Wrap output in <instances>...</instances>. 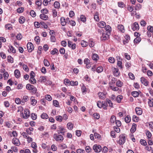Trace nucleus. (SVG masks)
I'll list each match as a JSON object with an SVG mask.
<instances>
[{"mask_svg":"<svg viewBox=\"0 0 153 153\" xmlns=\"http://www.w3.org/2000/svg\"><path fill=\"white\" fill-rule=\"evenodd\" d=\"M53 138L56 141L59 142H62L64 140L63 136L58 133L54 134L53 135Z\"/></svg>","mask_w":153,"mask_h":153,"instance_id":"1","label":"nucleus"},{"mask_svg":"<svg viewBox=\"0 0 153 153\" xmlns=\"http://www.w3.org/2000/svg\"><path fill=\"white\" fill-rule=\"evenodd\" d=\"M26 88L27 90L30 91L33 94H35L36 92V88L30 84H28L26 85Z\"/></svg>","mask_w":153,"mask_h":153,"instance_id":"2","label":"nucleus"},{"mask_svg":"<svg viewBox=\"0 0 153 153\" xmlns=\"http://www.w3.org/2000/svg\"><path fill=\"white\" fill-rule=\"evenodd\" d=\"M30 113L28 110L25 109L24 110V114L22 112V115L23 117L25 119H27L30 116Z\"/></svg>","mask_w":153,"mask_h":153,"instance_id":"3","label":"nucleus"},{"mask_svg":"<svg viewBox=\"0 0 153 153\" xmlns=\"http://www.w3.org/2000/svg\"><path fill=\"white\" fill-rule=\"evenodd\" d=\"M93 149L96 152H99L102 150L101 146L97 144H95L93 146Z\"/></svg>","mask_w":153,"mask_h":153,"instance_id":"4","label":"nucleus"},{"mask_svg":"<svg viewBox=\"0 0 153 153\" xmlns=\"http://www.w3.org/2000/svg\"><path fill=\"white\" fill-rule=\"evenodd\" d=\"M110 34L111 33L109 32H108V33H103L102 36L101 37V40L104 41L108 39L109 38V36Z\"/></svg>","mask_w":153,"mask_h":153,"instance_id":"5","label":"nucleus"},{"mask_svg":"<svg viewBox=\"0 0 153 153\" xmlns=\"http://www.w3.org/2000/svg\"><path fill=\"white\" fill-rule=\"evenodd\" d=\"M27 47L28 51L30 52H31L34 48L33 44L31 42L27 44Z\"/></svg>","mask_w":153,"mask_h":153,"instance_id":"6","label":"nucleus"},{"mask_svg":"<svg viewBox=\"0 0 153 153\" xmlns=\"http://www.w3.org/2000/svg\"><path fill=\"white\" fill-rule=\"evenodd\" d=\"M139 27L138 24L137 22H135L133 25L131 26V29L134 30H137L139 29Z\"/></svg>","mask_w":153,"mask_h":153,"instance_id":"7","label":"nucleus"},{"mask_svg":"<svg viewBox=\"0 0 153 153\" xmlns=\"http://www.w3.org/2000/svg\"><path fill=\"white\" fill-rule=\"evenodd\" d=\"M68 45L72 50H74L76 48V45L74 43L72 44V43L70 41H68Z\"/></svg>","mask_w":153,"mask_h":153,"instance_id":"8","label":"nucleus"},{"mask_svg":"<svg viewBox=\"0 0 153 153\" xmlns=\"http://www.w3.org/2000/svg\"><path fill=\"white\" fill-rule=\"evenodd\" d=\"M126 139L125 136H123L120 137V139L119 141V143L121 145L123 144L125 141Z\"/></svg>","mask_w":153,"mask_h":153,"instance_id":"9","label":"nucleus"},{"mask_svg":"<svg viewBox=\"0 0 153 153\" xmlns=\"http://www.w3.org/2000/svg\"><path fill=\"white\" fill-rule=\"evenodd\" d=\"M113 74L116 77L118 76L120 74V72H119V70L117 68H114L113 69Z\"/></svg>","mask_w":153,"mask_h":153,"instance_id":"10","label":"nucleus"},{"mask_svg":"<svg viewBox=\"0 0 153 153\" xmlns=\"http://www.w3.org/2000/svg\"><path fill=\"white\" fill-rule=\"evenodd\" d=\"M65 128L62 126H59L58 130V133L59 134H64L65 131H64Z\"/></svg>","mask_w":153,"mask_h":153,"instance_id":"11","label":"nucleus"},{"mask_svg":"<svg viewBox=\"0 0 153 153\" xmlns=\"http://www.w3.org/2000/svg\"><path fill=\"white\" fill-rule=\"evenodd\" d=\"M137 114L138 115H140L142 114V111L140 107H137L135 109Z\"/></svg>","mask_w":153,"mask_h":153,"instance_id":"12","label":"nucleus"},{"mask_svg":"<svg viewBox=\"0 0 153 153\" xmlns=\"http://www.w3.org/2000/svg\"><path fill=\"white\" fill-rule=\"evenodd\" d=\"M140 81L145 86H147L149 84V82L144 77H142L140 78Z\"/></svg>","mask_w":153,"mask_h":153,"instance_id":"13","label":"nucleus"},{"mask_svg":"<svg viewBox=\"0 0 153 153\" xmlns=\"http://www.w3.org/2000/svg\"><path fill=\"white\" fill-rule=\"evenodd\" d=\"M13 143L15 145L19 146L20 145L19 141V139L15 138L13 139Z\"/></svg>","mask_w":153,"mask_h":153,"instance_id":"14","label":"nucleus"},{"mask_svg":"<svg viewBox=\"0 0 153 153\" xmlns=\"http://www.w3.org/2000/svg\"><path fill=\"white\" fill-rule=\"evenodd\" d=\"M31 104L33 106H35L37 102V101L33 97H32L30 99Z\"/></svg>","mask_w":153,"mask_h":153,"instance_id":"15","label":"nucleus"},{"mask_svg":"<svg viewBox=\"0 0 153 153\" xmlns=\"http://www.w3.org/2000/svg\"><path fill=\"white\" fill-rule=\"evenodd\" d=\"M136 127L137 125L134 123H133L130 130V131L132 133L136 131Z\"/></svg>","mask_w":153,"mask_h":153,"instance_id":"16","label":"nucleus"},{"mask_svg":"<svg viewBox=\"0 0 153 153\" xmlns=\"http://www.w3.org/2000/svg\"><path fill=\"white\" fill-rule=\"evenodd\" d=\"M98 94L100 99L103 100L105 98V95L102 92H100L98 93Z\"/></svg>","mask_w":153,"mask_h":153,"instance_id":"17","label":"nucleus"},{"mask_svg":"<svg viewBox=\"0 0 153 153\" xmlns=\"http://www.w3.org/2000/svg\"><path fill=\"white\" fill-rule=\"evenodd\" d=\"M14 74L15 77L18 78L20 77V73L19 71L18 70H16L14 72Z\"/></svg>","mask_w":153,"mask_h":153,"instance_id":"18","label":"nucleus"},{"mask_svg":"<svg viewBox=\"0 0 153 153\" xmlns=\"http://www.w3.org/2000/svg\"><path fill=\"white\" fill-rule=\"evenodd\" d=\"M64 17H61L60 18V22L62 26H65L67 23Z\"/></svg>","mask_w":153,"mask_h":153,"instance_id":"19","label":"nucleus"},{"mask_svg":"<svg viewBox=\"0 0 153 153\" xmlns=\"http://www.w3.org/2000/svg\"><path fill=\"white\" fill-rule=\"evenodd\" d=\"M8 51L9 52H12L13 53H15L16 52V50L12 45L9 47V49H8Z\"/></svg>","mask_w":153,"mask_h":153,"instance_id":"20","label":"nucleus"},{"mask_svg":"<svg viewBox=\"0 0 153 153\" xmlns=\"http://www.w3.org/2000/svg\"><path fill=\"white\" fill-rule=\"evenodd\" d=\"M98 25L100 27L102 28L105 27V23L103 21L100 22L98 23Z\"/></svg>","mask_w":153,"mask_h":153,"instance_id":"21","label":"nucleus"},{"mask_svg":"<svg viewBox=\"0 0 153 153\" xmlns=\"http://www.w3.org/2000/svg\"><path fill=\"white\" fill-rule=\"evenodd\" d=\"M94 18L96 21H99V13L97 12H96L94 15Z\"/></svg>","mask_w":153,"mask_h":153,"instance_id":"22","label":"nucleus"},{"mask_svg":"<svg viewBox=\"0 0 153 153\" xmlns=\"http://www.w3.org/2000/svg\"><path fill=\"white\" fill-rule=\"evenodd\" d=\"M40 17L41 19L44 20H47L48 18V16L44 14H41Z\"/></svg>","mask_w":153,"mask_h":153,"instance_id":"23","label":"nucleus"},{"mask_svg":"<svg viewBox=\"0 0 153 153\" xmlns=\"http://www.w3.org/2000/svg\"><path fill=\"white\" fill-rule=\"evenodd\" d=\"M105 29L106 30L107 33H108V32H109L111 33V28L110 26L109 25H107L106 26H105Z\"/></svg>","mask_w":153,"mask_h":153,"instance_id":"24","label":"nucleus"},{"mask_svg":"<svg viewBox=\"0 0 153 153\" xmlns=\"http://www.w3.org/2000/svg\"><path fill=\"white\" fill-rule=\"evenodd\" d=\"M118 29L122 33L124 32L125 30L124 28V27L123 25H119L118 26Z\"/></svg>","mask_w":153,"mask_h":153,"instance_id":"25","label":"nucleus"},{"mask_svg":"<svg viewBox=\"0 0 153 153\" xmlns=\"http://www.w3.org/2000/svg\"><path fill=\"white\" fill-rule=\"evenodd\" d=\"M54 7L57 9H59L60 7L59 3L57 1H55L53 4Z\"/></svg>","mask_w":153,"mask_h":153,"instance_id":"26","label":"nucleus"},{"mask_svg":"<svg viewBox=\"0 0 153 153\" xmlns=\"http://www.w3.org/2000/svg\"><path fill=\"white\" fill-rule=\"evenodd\" d=\"M67 126L68 129L71 130L73 128L74 125L72 123L69 122L67 123Z\"/></svg>","mask_w":153,"mask_h":153,"instance_id":"27","label":"nucleus"},{"mask_svg":"<svg viewBox=\"0 0 153 153\" xmlns=\"http://www.w3.org/2000/svg\"><path fill=\"white\" fill-rule=\"evenodd\" d=\"M130 39V37L129 35H126V39L123 41V43L124 45L126 44L128 42V40Z\"/></svg>","mask_w":153,"mask_h":153,"instance_id":"28","label":"nucleus"},{"mask_svg":"<svg viewBox=\"0 0 153 153\" xmlns=\"http://www.w3.org/2000/svg\"><path fill=\"white\" fill-rule=\"evenodd\" d=\"M148 103L149 106L150 107H153V99L152 98H150V99H149V101L148 102Z\"/></svg>","mask_w":153,"mask_h":153,"instance_id":"29","label":"nucleus"},{"mask_svg":"<svg viewBox=\"0 0 153 153\" xmlns=\"http://www.w3.org/2000/svg\"><path fill=\"white\" fill-rule=\"evenodd\" d=\"M29 81L32 84H35L36 82V80L33 77H30Z\"/></svg>","mask_w":153,"mask_h":153,"instance_id":"30","label":"nucleus"},{"mask_svg":"<svg viewBox=\"0 0 153 153\" xmlns=\"http://www.w3.org/2000/svg\"><path fill=\"white\" fill-rule=\"evenodd\" d=\"M80 44L83 47H85L88 45V42L84 40L82 41L81 42Z\"/></svg>","mask_w":153,"mask_h":153,"instance_id":"31","label":"nucleus"},{"mask_svg":"<svg viewBox=\"0 0 153 153\" xmlns=\"http://www.w3.org/2000/svg\"><path fill=\"white\" fill-rule=\"evenodd\" d=\"M46 81V79L45 76H41L39 78V81L42 82H44Z\"/></svg>","mask_w":153,"mask_h":153,"instance_id":"32","label":"nucleus"},{"mask_svg":"<svg viewBox=\"0 0 153 153\" xmlns=\"http://www.w3.org/2000/svg\"><path fill=\"white\" fill-rule=\"evenodd\" d=\"M99 59L98 55L96 53L93 54L92 56V59L94 61H97Z\"/></svg>","mask_w":153,"mask_h":153,"instance_id":"33","label":"nucleus"},{"mask_svg":"<svg viewBox=\"0 0 153 153\" xmlns=\"http://www.w3.org/2000/svg\"><path fill=\"white\" fill-rule=\"evenodd\" d=\"M131 95L134 97H137L138 96L139 92L137 91H133L131 93Z\"/></svg>","mask_w":153,"mask_h":153,"instance_id":"34","label":"nucleus"},{"mask_svg":"<svg viewBox=\"0 0 153 153\" xmlns=\"http://www.w3.org/2000/svg\"><path fill=\"white\" fill-rule=\"evenodd\" d=\"M56 120L60 122H62V116L59 115L56 117Z\"/></svg>","mask_w":153,"mask_h":153,"instance_id":"35","label":"nucleus"},{"mask_svg":"<svg viewBox=\"0 0 153 153\" xmlns=\"http://www.w3.org/2000/svg\"><path fill=\"white\" fill-rule=\"evenodd\" d=\"M25 18L23 16H21L19 19V22L21 24H23L25 21Z\"/></svg>","mask_w":153,"mask_h":153,"instance_id":"36","label":"nucleus"},{"mask_svg":"<svg viewBox=\"0 0 153 153\" xmlns=\"http://www.w3.org/2000/svg\"><path fill=\"white\" fill-rule=\"evenodd\" d=\"M125 122L126 123H129L131 120V118H130V116L128 115L125 118Z\"/></svg>","mask_w":153,"mask_h":153,"instance_id":"37","label":"nucleus"},{"mask_svg":"<svg viewBox=\"0 0 153 153\" xmlns=\"http://www.w3.org/2000/svg\"><path fill=\"white\" fill-rule=\"evenodd\" d=\"M34 40L37 44H39L40 42V38L39 36H36L34 39Z\"/></svg>","mask_w":153,"mask_h":153,"instance_id":"38","label":"nucleus"},{"mask_svg":"<svg viewBox=\"0 0 153 153\" xmlns=\"http://www.w3.org/2000/svg\"><path fill=\"white\" fill-rule=\"evenodd\" d=\"M123 98V97L121 95L118 96L116 98V100L117 102H120L121 100Z\"/></svg>","mask_w":153,"mask_h":153,"instance_id":"39","label":"nucleus"},{"mask_svg":"<svg viewBox=\"0 0 153 153\" xmlns=\"http://www.w3.org/2000/svg\"><path fill=\"white\" fill-rule=\"evenodd\" d=\"M7 60L8 62L13 63V58L11 56H8L7 57Z\"/></svg>","mask_w":153,"mask_h":153,"instance_id":"40","label":"nucleus"},{"mask_svg":"<svg viewBox=\"0 0 153 153\" xmlns=\"http://www.w3.org/2000/svg\"><path fill=\"white\" fill-rule=\"evenodd\" d=\"M3 77L5 80H7L8 79L9 76V74L7 72H5L3 74Z\"/></svg>","mask_w":153,"mask_h":153,"instance_id":"41","label":"nucleus"},{"mask_svg":"<svg viewBox=\"0 0 153 153\" xmlns=\"http://www.w3.org/2000/svg\"><path fill=\"white\" fill-rule=\"evenodd\" d=\"M141 5L139 4H138L135 6V10H139L141 9Z\"/></svg>","mask_w":153,"mask_h":153,"instance_id":"42","label":"nucleus"},{"mask_svg":"<svg viewBox=\"0 0 153 153\" xmlns=\"http://www.w3.org/2000/svg\"><path fill=\"white\" fill-rule=\"evenodd\" d=\"M106 101L109 104V106H110L111 107H113V103L111 100L108 99H106Z\"/></svg>","mask_w":153,"mask_h":153,"instance_id":"43","label":"nucleus"},{"mask_svg":"<svg viewBox=\"0 0 153 153\" xmlns=\"http://www.w3.org/2000/svg\"><path fill=\"white\" fill-rule=\"evenodd\" d=\"M116 121V117L114 115H113L111 116V119L110 121L111 123H114Z\"/></svg>","mask_w":153,"mask_h":153,"instance_id":"44","label":"nucleus"},{"mask_svg":"<svg viewBox=\"0 0 153 153\" xmlns=\"http://www.w3.org/2000/svg\"><path fill=\"white\" fill-rule=\"evenodd\" d=\"M88 43L89 46L91 48L93 47L94 45V42L91 39L89 40Z\"/></svg>","mask_w":153,"mask_h":153,"instance_id":"45","label":"nucleus"},{"mask_svg":"<svg viewBox=\"0 0 153 153\" xmlns=\"http://www.w3.org/2000/svg\"><path fill=\"white\" fill-rule=\"evenodd\" d=\"M41 117L42 119H47L48 118V116L46 113H43L41 115Z\"/></svg>","mask_w":153,"mask_h":153,"instance_id":"46","label":"nucleus"},{"mask_svg":"<svg viewBox=\"0 0 153 153\" xmlns=\"http://www.w3.org/2000/svg\"><path fill=\"white\" fill-rule=\"evenodd\" d=\"M53 13V17H56L57 16V12L56 10L55 9H53L52 10Z\"/></svg>","mask_w":153,"mask_h":153,"instance_id":"47","label":"nucleus"},{"mask_svg":"<svg viewBox=\"0 0 153 153\" xmlns=\"http://www.w3.org/2000/svg\"><path fill=\"white\" fill-rule=\"evenodd\" d=\"M24 10V8L23 7H21L18 8L17 10V13H22Z\"/></svg>","mask_w":153,"mask_h":153,"instance_id":"48","label":"nucleus"},{"mask_svg":"<svg viewBox=\"0 0 153 153\" xmlns=\"http://www.w3.org/2000/svg\"><path fill=\"white\" fill-rule=\"evenodd\" d=\"M141 39L139 37H137L134 41V42L135 43H138L141 41Z\"/></svg>","mask_w":153,"mask_h":153,"instance_id":"49","label":"nucleus"},{"mask_svg":"<svg viewBox=\"0 0 153 153\" xmlns=\"http://www.w3.org/2000/svg\"><path fill=\"white\" fill-rule=\"evenodd\" d=\"M78 84V83L77 81L74 82L73 81H72L70 82V85L72 86L77 85Z\"/></svg>","mask_w":153,"mask_h":153,"instance_id":"50","label":"nucleus"},{"mask_svg":"<svg viewBox=\"0 0 153 153\" xmlns=\"http://www.w3.org/2000/svg\"><path fill=\"white\" fill-rule=\"evenodd\" d=\"M60 148L61 149H65L67 148L66 145L64 143H62L59 145Z\"/></svg>","mask_w":153,"mask_h":153,"instance_id":"51","label":"nucleus"},{"mask_svg":"<svg viewBox=\"0 0 153 153\" xmlns=\"http://www.w3.org/2000/svg\"><path fill=\"white\" fill-rule=\"evenodd\" d=\"M103 70V68L102 67H99L97 69V71L98 73L101 72Z\"/></svg>","mask_w":153,"mask_h":153,"instance_id":"52","label":"nucleus"},{"mask_svg":"<svg viewBox=\"0 0 153 153\" xmlns=\"http://www.w3.org/2000/svg\"><path fill=\"white\" fill-rule=\"evenodd\" d=\"M102 151L103 153H106L108 151V149L106 146H104L102 149Z\"/></svg>","mask_w":153,"mask_h":153,"instance_id":"53","label":"nucleus"},{"mask_svg":"<svg viewBox=\"0 0 153 153\" xmlns=\"http://www.w3.org/2000/svg\"><path fill=\"white\" fill-rule=\"evenodd\" d=\"M58 52V50L56 48H55L51 51V53L52 55H53L56 53Z\"/></svg>","mask_w":153,"mask_h":153,"instance_id":"54","label":"nucleus"},{"mask_svg":"<svg viewBox=\"0 0 153 153\" xmlns=\"http://www.w3.org/2000/svg\"><path fill=\"white\" fill-rule=\"evenodd\" d=\"M123 85V82L120 80L116 82V85L118 87H121Z\"/></svg>","mask_w":153,"mask_h":153,"instance_id":"55","label":"nucleus"},{"mask_svg":"<svg viewBox=\"0 0 153 153\" xmlns=\"http://www.w3.org/2000/svg\"><path fill=\"white\" fill-rule=\"evenodd\" d=\"M5 27L9 30H11L12 29V25L10 24H8L5 25Z\"/></svg>","mask_w":153,"mask_h":153,"instance_id":"56","label":"nucleus"},{"mask_svg":"<svg viewBox=\"0 0 153 153\" xmlns=\"http://www.w3.org/2000/svg\"><path fill=\"white\" fill-rule=\"evenodd\" d=\"M140 143L141 145L143 146H146L147 144V143L146 141L143 139H141L140 140Z\"/></svg>","mask_w":153,"mask_h":153,"instance_id":"57","label":"nucleus"},{"mask_svg":"<svg viewBox=\"0 0 153 153\" xmlns=\"http://www.w3.org/2000/svg\"><path fill=\"white\" fill-rule=\"evenodd\" d=\"M31 146L32 148L35 149L36 151V148H37L36 144L35 142H32L31 144Z\"/></svg>","mask_w":153,"mask_h":153,"instance_id":"58","label":"nucleus"},{"mask_svg":"<svg viewBox=\"0 0 153 153\" xmlns=\"http://www.w3.org/2000/svg\"><path fill=\"white\" fill-rule=\"evenodd\" d=\"M44 63L45 65L46 66H48L50 65V63L46 59H44Z\"/></svg>","mask_w":153,"mask_h":153,"instance_id":"59","label":"nucleus"},{"mask_svg":"<svg viewBox=\"0 0 153 153\" xmlns=\"http://www.w3.org/2000/svg\"><path fill=\"white\" fill-rule=\"evenodd\" d=\"M108 61L111 63H113L115 62L114 59L112 57H110L108 59Z\"/></svg>","mask_w":153,"mask_h":153,"instance_id":"60","label":"nucleus"},{"mask_svg":"<svg viewBox=\"0 0 153 153\" xmlns=\"http://www.w3.org/2000/svg\"><path fill=\"white\" fill-rule=\"evenodd\" d=\"M53 103L55 107H58L59 106V103L56 100H53Z\"/></svg>","mask_w":153,"mask_h":153,"instance_id":"61","label":"nucleus"},{"mask_svg":"<svg viewBox=\"0 0 153 153\" xmlns=\"http://www.w3.org/2000/svg\"><path fill=\"white\" fill-rule=\"evenodd\" d=\"M60 53L62 54H64L65 52V50L63 48H61L59 50Z\"/></svg>","mask_w":153,"mask_h":153,"instance_id":"62","label":"nucleus"},{"mask_svg":"<svg viewBox=\"0 0 153 153\" xmlns=\"http://www.w3.org/2000/svg\"><path fill=\"white\" fill-rule=\"evenodd\" d=\"M35 3L38 6H40L42 4V1L41 0H38L36 1Z\"/></svg>","mask_w":153,"mask_h":153,"instance_id":"63","label":"nucleus"},{"mask_svg":"<svg viewBox=\"0 0 153 153\" xmlns=\"http://www.w3.org/2000/svg\"><path fill=\"white\" fill-rule=\"evenodd\" d=\"M147 30L148 31L151 32H153V27L151 26H149L147 27Z\"/></svg>","mask_w":153,"mask_h":153,"instance_id":"64","label":"nucleus"}]
</instances>
